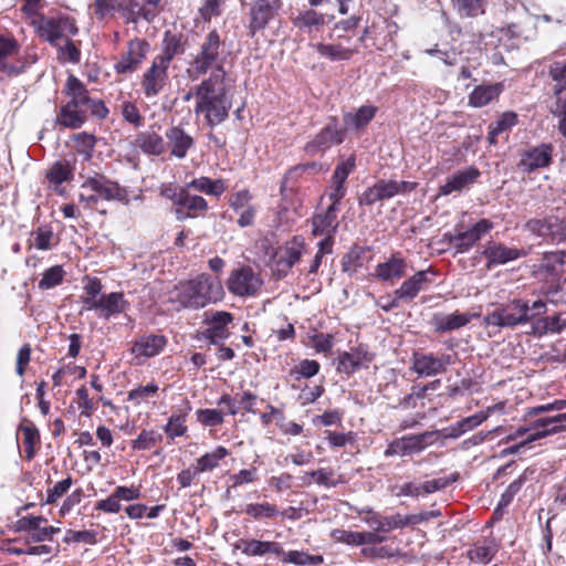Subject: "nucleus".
I'll return each instance as SVG.
<instances>
[{"instance_id":"f257e3e1","label":"nucleus","mask_w":566,"mask_h":566,"mask_svg":"<svg viewBox=\"0 0 566 566\" xmlns=\"http://www.w3.org/2000/svg\"><path fill=\"white\" fill-rule=\"evenodd\" d=\"M63 93L69 98L56 116V124L71 129L81 128L90 118L95 116L104 119L108 108L102 99L92 98L85 84L75 75L66 78Z\"/></svg>"},{"instance_id":"f03ea898","label":"nucleus","mask_w":566,"mask_h":566,"mask_svg":"<svg viewBox=\"0 0 566 566\" xmlns=\"http://www.w3.org/2000/svg\"><path fill=\"white\" fill-rule=\"evenodd\" d=\"M226 80L219 78L218 75L209 76L195 88L193 112L196 115H203L206 123L211 127L224 122L232 107Z\"/></svg>"},{"instance_id":"7ed1b4c3","label":"nucleus","mask_w":566,"mask_h":566,"mask_svg":"<svg viewBox=\"0 0 566 566\" xmlns=\"http://www.w3.org/2000/svg\"><path fill=\"white\" fill-rule=\"evenodd\" d=\"M224 290L219 277L206 273L195 279L181 281L170 292V301L182 308L199 310L220 302Z\"/></svg>"},{"instance_id":"20e7f679","label":"nucleus","mask_w":566,"mask_h":566,"mask_svg":"<svg viewBox=\"0 0 566 566\" xmlns=\"http://www.w3.org/2000/svg\"><path fill=\"white\" fill-rule=\"evenodd\" d=\"M231 52L226 40L221 38L217 29L210 30L199 44L187 72L190 78L197 80L208 72L209 76L218 75L219 78H227L228 73L224 65L228 63Z\"/></svg>"},{"instance_id":"39448f33","label":"nucleus","mask_w":566,"mask_h":566,"mask_svg":"<svg viewBox=\"0 0 566 566\" xmlns=\"http://www.w3.org/2000/svg\"><path fill=\"white\" fill-rule=\"evenodd\" d=\"M483 321L488 326L513 328L530 323L533 321V315L530 313L528 302L513 298L489 312Z\"/></svg>"},{"instance_id":"423d86ee","label":"nucleus","mask_w":566,"mask_h":566,"mask_svg":"<svg viewBox=\"0 0 566 566\" xmlns=\"http://www.w3.org/2000/svg\"><path fill=\"white\" fill-rule=\"evenodd\" d=\"M32 25L35 28L36 34L52 45H56L64 35H76L78 32L74 19L70 17L38 15L32 21Z\"/></svg>"},{"instance_id":"0eeeda50","label":"nucleus","mask_w":566,"mask_h":566,"mask_svg":"<svg viewBox=\"0 0 566 566\" xmlns=\"http://www.w3.org/2000/svg\"><path fill=\"white\" fill-rule=\"evenodd\" d=\"M428 513H419L411 515H402L400 513L385 516L379 513L369 511L367 516L365 517V522L376 532H379L381 535L384 533H389L394 530L403 528L409 525H417L426 520H428Z\"/></svg>"},{"instance_id":"6e6552de","label":"nucleus","mask_w":566,"mask_h":566,"mask_svg":"<svg viewBox=\"0 0 566 566\" xmlns=\"http://www.w3.org/2000/svg\"><path fill=\"white\" fill-rule=\"evenodd\" d=\"M262 284L260 275L248 265L233 270L227 281L229 292L240 297L256 295Z\"/></svg>"},{"instance_id":"1a4fd4ad","label":"nucleus","mask_w":566,"mask_h":566,"mask_svg":"<svg viewBox=\"0 0 566 566\" xmlns=\"http://www.w3.org/2000/svg\"><path fill=\"white\" fill-rule=\"evenodd\" d=\"M345 139V128L342 127L336 117H331L328 123L307 142L304 146V151L314 156L329 149L334 145H339Z\"/></svg>"},{"instance_id":"9d476101","label":"nucleus","mask_w":566,"mask_h":566,"mask_svg":"<svg viewBox=\"0 0 566 566\" xmlns=\"http://www.w3.org/2000/svg\"><path fill=\"white\" fill-rule=\"evenodd\" d=\"M169 65L153 59L150 66L144 72L140 87L146 98L153 99L169 85Z\"/></svg>"},{"instance_id":"9b49d317","label":"nucleus","mask_w":566,"mask_h":566,"mask_svg":"<svg viewBox=\"0 0 566 566\" xmlns=\"http://www.w3.org/2000/svg\"><path fill=\"white\" fill-rule=\"evenodd\" d=\"M150 44L145 39L135 38L127 44V51L122 54L115 63L114 69L117 74H132L145 61L149 52Z\"/></svg>"},{"instance_id":"f8f14e48","label":"nucleus","mask_w":566,"mask_h":566,"mask_svg":"<svg viewBox=\"0 0 566 566\" xmlns=\"http://www.w3.org/2000/svg\"><path fill=\"white\" fill-rule=\"evenodd\" d=\"M282 8V0H255L249 12V32L254 35L273 20Z\"/></svg>"},{"instance_id":"ddd939ff","label":"nucleus","mask_w":566,"mask_h":566,"mask_svg":"<svg viewBox=\"0 0 566 566\" xmlns=\"http://www.w3.org/2000/svg\"><path fill=\"white\" fill-rule=\"evenodd\" d=\"M436 276L437 271L432 266L417 271L396 289V294L398 297H403V302L409 303L413 301L420 292L427 291L430 285L434 283Z\"/></svg>"},{"instance_id":"4468645a","label":"nucleus","mask_w":566,"mask_h":566,"mask_svg":"<svg viewBox=\"0 0 566 566\" xmlns=\"http://www.w3.org/2000/svg\"><path fill=\"white\" fill-rule=\"evenodd\" d=\"M82 189H88L95 192L98 198L105 200H116L120 202H128L127 190L120 187L116 181H112L103 175H95L88 177L83 184Z\"/></svg>"},{"instance_id":"2eb2a0df","label":"nucleus","mask_w":566,"mask_h":566,"mask_svg":"<svg viewBox=\"0 0 566 566\" xmlns=\"http://www.w3.org/2000/svg\"><path fill=\"white\" fill-rule=\"evenodd\" d=\"M350 40L352 39L349 36L339 35L337 38V42H318L313 44V48L319 56L328 60L329 62L349 61L359 52L358 45H350Z\"/></svg>"},{"instance_id":"dca6fc26","label":"nucleus","mask_w":566,"mask_h":566,"mask_svg":"<svg viewBox=\"0 0 566 566\" xmlns=\"http://www.w3.org/2000/svg\"><path fill=\"white\" fill-rule=\"evenodd\" d=\"M408 270L407 259L400 252H395L375 266L373 275L380 282L395 284L406 276Z\"/></svg>"},{"instance_id":"f3484780","label":"nucleus","mask_w":566,"mask_h":566,"mask_svg":"<svg viewBox=\"0 0 566 566\" xmlns=\"http://www.w3.org/2000/svg\"><path fill=\"white\" fill-rule=\"evenodd\" d=\"M493 229V222L489 219H481L470 229L451 234L449 237L450 245L457 250V252L464 253L469 251L483 235L489 233Z\"/></svg>"},{"instance_id":"a211bd4d","label":"nucleus","mask_w":566,"mask_h":566,"mask_svg":"<svg viewBox=\"0 0 566 566\" xmlns=\"http://www.w3.org/2000/svg\"><path fill=\"white\" fill-rule=\"evenodd\" d=\"M453 361L449 354L434 356L433 354L416 353L412 359V370L419 376L431 377L443 374Z\"/></svg>"},{"instance_id":"6ab92c4d","label":"nucleus","mask_w":566,"mask_h":566,"mask_svg":"<svg viewBox=\"0 0 566 566\" xmlns=\"http://www.w3.org/2000/svg\"><path fill=\"white\" fill-rule=\"evenodd\" d=\"M233 321V316L224 311H211L205 313V323L208 325L205 336L211 344H220L230 335L228 325Z\"/></svg>"},{"instance_id":"aec40b11","label":"nucleus","mask_w":566,"mask_h":566,"mask_svg":"<svg viewBox=\"0 0 566 566\" xmlns=\"http://www.w3.org/2000/svg\"><path fill=\"white\" fill-rule=\"evenodd\" d=\"M554 147L552 144H541L530 147L521 155L518 168L524 172H533L539 168L548 167L552 163Z\"/></svg>"},{"instance_id":"412c9836","label":"nucleus","mask_w":566,"mask_h":566,"mask_svg":"<svg viewBox=\"0 0 566 566\" xmlns=\"http://www.w3.org/2000/svg\"><path fill=\"white\" fill-rule=\"evenodd\" d=\"M305 252L304 241L300 238L286 242V244L275 254L274 263L275 270L284 276L287 272L300 262L303 253Z\"/></svg>"},{"instance_id":"4be33fe9","label":"nucleus","mask_w":566,"mask_h":566,"mask_svg":"<svg viewBox=\"0 0 566 566\" xmlns=\"http://www.w3.org/2000/svg\"><path fill=\"white\" fill-rule=\"evenodd\" d=\"M482 255L486 259V269L490 270L495 265L505 264L525 256L526 253L516 248H509L501 242L490 241L482 251Z\"/></svg>"},{"instance_id":"5701e85b","label":"nucleus","mask_w":566,"mask_h":566,"mask_svg":"<svg viewBox=\"0 0 566 566\" xmlns=\"http://www.w3.org/2000/svg\"><path fill=\"white\" fill-rule=\"evenodd\" d=\"M233 548L241 551L249 557H261L266 554L281 556L283 547L281 543L274 541H260L254 538H241L233 544Z\"/></svg>"},{"instance_id":"b1692460","label":"nucleus","mask_w":566,"mask_h":566,"mask_svg":"<svg viewBox=\"0 0 566 566\" xmlns=\"http://www.w3.org/2000/svg\"><path fill=\"white\" fill-rule=\"evenodd\" d=\"M165 137L170 155L178 159L185 158L188 150L195 145L193 138L180 126L169 127L165 133Z\"/></svg>"},{"instance_id":"393cba45","label":"nucleus","mask_w":566,"mask_h":566,"mask_svg":"<svg viewBox=\"0 0 566 566\" xmlns=\"http://www.w3.org/2000/svg\"><path fill=\"white\" fill-rule=\"evenodd\" d=\"M374 355L366 347L359 345L339 355L337 369L346 374H353L358 368L371 363Z\"/></svg>"},{"instance_id":"a878e982","label":"nucleus","mask_w":566,"mask_h":566,"mask_svg":"<svg viewBox=\"0 0 566 566\" xmlns=\"http://www.w3.org/2000/svg\"><path fill=\"white\" fill-rule=\"evenodd\" d=\"M166 345L167 338L164 335H143L134 342L132 353L136 357L150 358L160 354Z\"/></svg>"},{"instance_id":"bb28decb","label":"nucleus","mask_w":566,"mask_h":566,"mask_svg":"<svg viewBox=\"0 0 566 566\" xmlns=\"http://www.w3.org/2000/svg\"><path fill=\"white\" fill-rule=\"evenodd\" d=\"M480 171L475 167L459 170L450 176L447 182L440 187L439 195L448 196L454 191H461L476 182Z\"/></svg>"},{"instance_id":"cd10ccee","label":"nucleus","mask_w":566,"mask_h":566,"mask_svg":"<svg viewBox=\"0 0 566 566\" xmlns=\"http://www.w3.org/2000/svg\"><path fill=\"white\" fill-rule=\"evenodd\" d=\"M339 208L328 206L324 212L316 213L312 218V233L315 237L323 234H336L339 222L337 213Z\"/></svg>"},{"instance_id":"c85d7f7f","label":"nucleus","mask_w":566,"mask_h":566,"mask_svg":"<svg viewBox=\"0 0 566 566\" xmlns=\"http://www.w3.org/2000/svg\"><path fill=\"white\" fill-rule=\"evenodd\" d=\"M19 44L15 39L7 38L0 34V78L2 76H13L21 73L22 69L9 62V59L17 54Z\"/></svg>"},{"instance_id":"c756f323","label":"nucleus","mask_w":566,"mask_h":566,"mask_svg":"<svg viewBox=\"0 0 566 566\" xmlns=\"http://www.w3.org/2000/svg\"><path fill=\"white\" fill-rule=\"evenodd\" d=\"M534 432L526 437V442H534L545 437L566 431V424H560L556 416L542 417L532 421Z\"/></svg>"},{"instance_id":"7c9ffc66","label":"nucleus","mask_w":566,"mask_h":566,"mask_svg":"<svg viewBox=\"0 0 566 566\" xmlns=\"http://www.w3.org/2000/svg\"><path fill=\"white\" fill-rule=\"evenodd\" d=\"M129 307L128 301L125 300L120 292H112L99 296V316L109 318L112 316L124 313Z\"/></svg>"},{"instance_id":"2f4dec72","label":"nucleus","mask_w":566,"mask_h":566,"mask_svg":"<svg viewBox=\"0 0 566 566\" xmlns=\"http://www.w3.org/2000/svg\"><path fill=\"white\" fill-rule=\"evenodd\" d=\"M268 408H269V412H264L260 417V419L264 426H269L272 422V419L274 418L276 421V424L280 428V430L282 431V433L289 434V436H298L302 433V431H303L302 424L296 423L294 421H287L284 416V412L281 409H279L272 405H270Z\"/></svg>"},{"instance_id":"473e14b6","label":"nucleus","mask_w":566,"mask_h":566,"mask_svg":"<svg viewBox=\"0 0 566 566\" xmlns=\"http://www.w3.org/2000/svg\"><path fill=\"white\" fill-rule=\"evenodd\" d=\"M502 91V83L478 85L469 94V105L475 108L483 107L496 99Z\"/></svg>"},{"instance_id":"72a5a7b5","label":"nucleus","mask_w":566,"mask_h":566,"mask_svg":"<svg viewBox=\"0 0 566 566\" xmlns=\"http://www.w3.org/2000/svg\"><path fill=\"white\" fill-rule=\"evenodd\" d=\"M377 113V107L374 105H363L357 111L346 113L343 117L345 130L346 129H355L361 130L364 129L375 117Z\"/></svg>"},{"instance_id":"f704fd0d","label":"nucleus","mask_w":566,"mask_h":566,"mask_svg":"<svg viewBox=\"0 0 566 566\" xmlns=\"http://www.w3.org/2000/svg\"><path fill=\"white\" fill-rule=\"evenodd\" d=\"M184 53L185 44L182 42L181 35L167 31L164 34L161 53L156 55L155 59L167 65H170V62L175 56L181 55Z\"/></svg>"},{"instance_id":"c9c22d12","label":"nucleus","mask_w":566,"mask_h":566,"mask_svg":"<svg viewBox=\"0 0 566 566\" xmlns=\"http://www.w3.org/2000/svg\"><path fill=\"white\" fill-rule=\"evenodd\" d=\"M135 142L136 146L147 155L160 156L166 149V142L155 132H142L136 136Z\"/></svg>"},{"instance_id":"e433bc0d","label":"nucleus","mask_w":566,"mask_h":566,"mask_svg":"<svg viewBox=\"0 0 566 566\" xmlns=\"http://www.w3.org/2000/svg\"><path fill=\"white\" fill-rule=\"evenodd\" d=\"M187 189H193L208 196L220 197L227 190V184L221 178L199 177L188 182Z\"/></svg>"},{"instance_id":"4c0bfd02","label":"nucleus","mask_w":566,"mask_h":566,"mask_svg":"<svg viewBox=\"0 0 566 566\" xmlns=\"http://www.w3.org/2000/svg\"><path fill=\"white\" fill-rule=\"evenodd\" d=\"M57 244V240L49 226H40L31 232L29 249L48 251Z\"/></svg>"},{"instance_id":"58836bf2","label":"nucleus","mask_w":566,"mask_h":566,"mask_svg":"<svg viewBox=\"0 0 566 566\" xmlns=\"http://www.w3.org/2000/svg\"><path fill=\"white\" fill-rule=\"evenodd\" d=\"M367 247L354 245L342 259V271L348 275H354L358 269L363 268Z\"/></svg>"},{"instance_id":"ea45409f","label":"nucleus","mask_w":566,"mask_h":566,"mask_svg":"<svg viewBox=\"0 0 566 566\" xmlns=\"http://www.w3.org/2000/svg\"><path fill=\"white\" fill-rule=\"evenodd\" d=\"M408 454L420 453L427 447L433 444L439 438V432L424 431L419 434L405 436Z\"/></svg>"},{"instance_id":"a19ab883","label":"nucleus","mask_w":566,"mask_h":566,"mask_svg":"<svg viewBox=\"0 0 566 566\" xmlns=\"http://www.w3.org/2000/svg\"><path fill=\"white\" fill-rule=\"evenodd\" d=\"M382 200L390 199L400 193L411 192L416 187V182L410 181H397V180H378L377 181Z\"/></svg>"},{"instance_id":"79ce46f5","label":"nucleus","mask_w":566,"mask_h":566,"mask_svg":"<svg viewBox=\"0 0 566 566\" xmlns=\"http://www.w3.org/2000/svg\"><path fill=\"white\" fill-rule=\"evenodd\" d=\"M228 454V449L222 446H219L213 451L201 455L200 458L197 459V473L212 471L213 469L218 468L219 462L222 459H224Z\"/></svg>"},{"instance_id":"37998d69","label":"nucleus","mask_w":566,"mask_h":566,"mask_svg":"<svg viewBox=\"0 0 566 566\" xmlns=\"http://www.w3.org/2000/svg\"><path fill=\"white\" fill-rule=\"evenodd\" d=\"M178 206L185 207L190 213L191 218L205 216L209 209L207 200L201 196L191 195L189 189H186Z\"/></svg>"},{"instance_id":"c03bdc74","label":"nucleus","mask_w":566,"mask_h":566,"mask_svg":"<svg viewBox=\"0 0 566 566\" xmlns=\"http://www.w3.org/2000/svg\"><path fill=\"white\" fill-rule=\"evenodd\" d=\"M45 176L50 184L59 186L73 177V167L67 160L55 161Z\"/></svg>"},{"instance_id":"a18cd8bd","label":"nucleus","mask_w":566,"mask_h":566,"mask_svg":"<svg viewBox=\"0 0 566 566\" xmlns=\"http://www.w3.org/2000/svg\"><path fill=\"white\" fill-rule=\"evenodd\" d=\"M517 124V115L514 112H505L500 118L490 125L489 132V140L491 144L496 143V137L504 133L511 130Z\"/></svg>"},{"instance_id":"49530a36","label":"nucleus","mask_w":566,"mask_h":566,"mask_svg":"<svg viewBox=\"0 0 566 566\" xmlns=\"http://www.w3.org/2000/svg\"><path fill=\"white\" fill-rule=\"evenodd\" d=\"M293 24L301 30H307L311 32L313 29H317L324 24V14L310 9L301 12L296 18H294Z\"/></svg>"},{"instance_id":"de8ad7c7","label":"nucleus","mask_w":566,"mask_h":566,"mask_svg":"<svg viewBox=\"0 0 566 566\" xmlns=\"http://www.w3.org/2000/svg\"><path fill=\"white\" fill-rule=\"evenodd\" d=\"M244 513L253 520L273 518L280 514L276 505L264 503H250L245 506Z\"/></svg>"},{"instance_id":"09e8293b","label":"nucleus","mask_w":566,"mask_h":566,"mask_svg":"<svg viewBox=\"0 0 566 566\" xmlns=\"http://www.w3.org/2000/svg\"><path fill=\"white\" fill-rule=\"evenodd\" d=\"M283 563L295 564V565H319L323 563V556L310 555L300 551H290L280 556Z\"/></svg>"},{"instance_id":"8fccbe9b","label":"nucleus","mask_w":566,"mask_h":566,"mask_svg":"<svg viewBox=\"0 0 566 566\" xmlns=\"http://www.w3.org/2000/svg\"><path fill=\"white\" fill-rule=\"evenodd\" d=\"M65 271L62 265H53L44 271L42 279L39 281L40 290H50L59 284H61L64 280Z\"/></svg>"},{"instance_id":"3c124183","label":"nucleus","mask_w":566,"mask_h":566,"mask_svg":"<svg viewBox=\"0 0 566 566\" xmlns=\"http://www.w3.org/2000/svg\"><path fill=\"white\" fill-rule=\"evenodd\" d=\"M19 430L22 433V440L28 458H32L34 453V446L40 441L39 430L32 422H22Z\"/></svg>"},{"instance_id":"603ef678","label":"nucleus","mask_w":566,"mask_h":566,"mask_svg":"<svg viewBox=\"0 0 566 566\" xmlns=\"http://www.w3.org/2000/svg\"><path fill=\"white\" fill-rule=\"evenodd\" d=\"M458 13L463 17H478L484 13L485 0H452Z\"/></svg>"},{"instance_id":"864d4df0","label":"nucleus","mask_w":566,"mask_h":566,"mask_svg":"<svg viewBox=\"0 0 566 566\" xmlns=\"http://www.w3.org/2000/svg\"><path fill=\"white\" fill-rule=\"evenodd\" d=\"M548 75L554 81V93L566 90V61H555L548 66Z\"/></svg>"},{"instance_id":"5fc2aeb1","label":"nucleus","mask_w":566,"mask_h":566,"mask_svg":"<svg viewBox=\"0 0 566 566\" xmlns=\"http://www.w3.org/2000/svg\"><path fill=\"white\" fill-rule=\"evenodd\" d=\"M163 436L156 430H143L138 437L132 441L134 450H149L161 442Z\"/></svg>"},{"instance_id":"6e6d98bb","label":"nucleus","mask_w":566,"mask_h":566,"mask_svg":"<svg viewBox=\"0 0 566 566\" xmlns=\"http://www.w3.org/2000/svg\"><path fill=\"white\" fill-rule=\"evenodd\" d=\"M472 315L468 313H453L444 316L439 325L438 331L440 332H449L453 329H458L460 327L465 326L470 323Z\"/></svg>"},{"instance_id":"4d7b16f0","label":"nucleus","mask_w":566,"mask_h":566,"mask_svg":"<svg viewBox=\"0 0 566 566\" xmlns=\"http://www.w3.org/2000/svg\"><path fill=\"white\" fill-rule=\"evenodd\" d=\"M72 139L75 143V148L77 153L82 154L85 159H90L92 157V153L96 144L95 136L82 132L74 134Z\"/></svg>"},{"instance_id":"13d9d810","label":"nucleus","mask_w":566,"mask_h":566,"mask_svg":"<svg viewBox=\"0 0 566 566\" xmlns=\"http://www.w3.org/2000/svg\"><path fill=\"white\" fill-rule=\"evenodd\" d=\"M524 227L532 234L549 242L551 216L543 219H530Z\"/></svg>"},{"instance_id":"bf43d9fd","label":"nucleus","mask_w":566,"mask_h":566,"mask_svg":"<svg viewBox=\"0 0 566 566\" xmlns=\"http://www.w3.org/2000/svg\"><path fill=\"white\" fill-rule=\"evenodd\" d=\"M355 167L356 158L354 155H352L346 160L337 164L331 181L338 185H345L348 176L354 171Z\"/></svg>"},{"instance_id":"052dcab7","label":"nucleus","mask_w":566,"mask_h":566,"mask_svg":"<svg viewBox=\"0 0 566 566\" xmlns=\"http://www.w3.org/2000/svg\"><path fill=\"white\" fill-rule=\"evenodd\" d=\"M185 422L186 415H171L164 427V431L170 440H174L175 438L181 437L186 433L187 427Z\"/></svg>"},{"instance_id":"680f3d73","label":"nucleus","mask_w":566,"mask_h":566,"mask_svg":"<svg viewBox=\"0 0 566 566\" xmlns=\"http://www.w3.org/2000/svg\"><path fill=\"white\" fill-rule=\"evenodd\" d=\"M522 485H523V480L521 478L517 480H514L512 483L509 484V486L502 493L499 504H497L496 509L494 510L493 514L495 516H500L501 511L511 504L514 496L521 490Z\"/></svg>"},{"instance_id":"e2e57ef3","label":"nucleus","mask_w":566,"mask_h":566,"mask_svg":"<svg viewBox=\"0 0 566 566\" xmlns=\"http://www.w3.org/2000/svg\"><path fill=\"white\" fill-rule=\"evenodd\" d=\"M197 420L205 427H217L223 423V412L218 409H198Z\"/></svg>"},{"instance_id":"0e129e2a","label":"nucleus","mask_w":566,"mask_h":566,"mask_svg":"<svg viewBox=\"0 0 566 566\" xmlns=\"http://www.w3.org/2000/svg\"><path fill=\"white\" fill-rule=\"evenodd\" d=\"M496 549L488 545H475L468 552V557L472 562L486 564L495 555Z\"/></svg>"},{"instance_id":"69168bd1","label":"nucleus","mask_w":566,"mask_h":566,"mask_svg":"<svg viewBox=\"0 0 566 566\" xmlns=\"http://www.w3.org/2000/svg\"><path fill=\"white\" fill-rule=\"evenodd\" d=\"M549 242L559 244L566 240V220L551 216Z\"/></svg>"},{"instance_id":"338daca9","label":"nucleus","mask_w":566,"mask_h":566,"mask_svg":"<svg viewBox=\"0 0 566 566\" xmlns=\"http://www.w3.org/2000/svg\"><path fill=\"white\" fill-rule=\"evenodd\" d=\"M321 365L316 360L303 359L292 369V374H297L302 378H311L318 374Z\"/></svg>"},{"instance_id":"774afa93","label":"nucleus","mask_w":566,"mask_h":566,"mask_svg":"<svg viewBox=\"0 0 566 566\" xmlns=\"http://www.w3.org/2000/svg\"><path fill=\"white\" fill-rule=\"evenodd\" d=\"M552 114L557 117L558 132L566 139V95L556 99L555 109L552 111Z\"/></svg>"}]
</instances>
